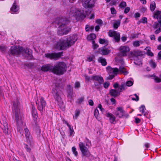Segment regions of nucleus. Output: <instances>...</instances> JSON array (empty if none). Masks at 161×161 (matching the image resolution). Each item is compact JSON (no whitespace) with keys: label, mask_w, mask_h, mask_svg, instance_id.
I'll list each match as a JSON object with an SVG mask.
<instances>
[{"label":"nucleus","mask_w":161,"mask_h":161,"mask_svg":"<svg viewBox=\"0 0 161 161\" xmlns=\"http://www.w3.org/2000/svg\"><path fill=\"white\" fill-rule=\"evenodd\" d=\"M113 73L114 75H116L117 74L119 71V69L117 68H113Z\"/></svg>","instance_id":"nucleus-48"},{"label":"nucleus","mask_w":161,"mask_h":161,"mask_svg":"<svg viewBox=\"0 0 161 161\" xmlns=\"http://www.w3.org/2000/svg\"><path fill=\"white\" fill-rule=\"evenodd\" d=\"M114 37V39L116 42H119L120 40V35L119 32H117Z\"/></svg>","instance_id":"nucleus-31"},{"label":"nucleus","mask_w":161,"mask_h":161,"mask_svg":"<svg viewBox=\"0 0 161 161\" xmlns=\"http://www.w3.org/2000/svg\"><path fill=\"white\" fill-rule=\"evenodd\" d=\"M80 113V112L79 110H76L75 116H73L74 119H76L77 117L79 116Z\"/></svg>","instance_id":"nucleus-41"},{"label":"nucleus","mask_w":161,"mask_h":161,"mask_svg":"<svg viewBox=\"0 0 161 161\" xmlns=\"http://www.w3.org/2000/svg\"><path fill=\"white\" fill-rule=\"evenodd\" d=\"M25 134L27 143H30L32 142V138L29 129L26 128L24 129Z\"/></svg>","instance_id":"nucleus-15"},{"label":"nucleus","mask_w":161,"mask_h":161,"mask_svg":"<svg viewBox=\"0 0 161 161\" xmlns=\"http://www.w3.org/2000/svg\"><path fill=\"white\" fill-rule=\"evenodd\" d=\"M145 108V106L144 105H142L141 107L139 108L140 112H141L142 113H144V109Z\"/></svg>","instance_id":"nucleus-47"},{"label":"nucleus","mask_w":161,"mask_h":161,"mask_svg":"<svg viewBox=\"0 0 161 161\" xmlns=\"http://www.w3.org/2000/svg\"><path fill=\"white\" fill-rule=\"evenodd\" d=\"M77 38L76 34L69 36L66 40L60 39L56 42L54 45V48L59 50H64L74 44Z\"/></svg>","instance_id":"nucleus-1"},{"label":"nucleus","mask_w":161,"mask_h":161,"mask_svg":"<svg viewBox=\"0 0 161 161\" xmlns=\"http://www.w3.org/2000/svg\"><path fill=\"white\" fill-rule=\"evenodd\" d=\"M97 60L98 62L101 63L102 65L103 66H106L107 64V62L106 59L103 57H99Z\"/></svg>","instance_id":"nucleus-26"},{"label":"nucleus","mask_w":161,"mask_h":161,"mask_svg":"<svg viewBox=\"0 0 161 161\" xmlns=\"http://www.w3.org/2000/svg\"><path fill=\"white\" fill-rule=\"evenodd\" d=\"M130 50L129 47L127 46H121L119 48V51L122 56H125L127 55V53Z\"/></svg>","instance_id":"nucleus-17"},{"label":"nucleus","mask_w":161,"mask_h":161,"mask_svg":"<svg viewBox=\"0 0 161 161\" xmlns=\"http://www.w3.org/2000/svg\"><path fill=\"white\" fill-rule=\"evenodd\" d=\"M31 113L33 117L35 119H36L38 117L37 110L34 106L33 105H32Z\"/></svg>","instance_id":"nucleus-25"},{"label":"nucleus","mask_w":161,"mask_h":161,"mask_svg":"<svg viewBox=\"0 0 161 161\" xmlns=\"http://www.w3.org/2000/svg\"><path fill=\"white\" fill-rule=\"evenodd\" d=\"M149 64L152 68L153 69L155 68L157 66L156 64L153 62V60H150L149 61Z\"/></svg>","instance_id":"nucleus-36"},{"label":"nucleus","mask_w":161,"mask_h":161,"mask_svg":"<svg viewBox=\"0 0 161 161\" xmlns=\"http://www.w3.org/2000/svg\"><path fill=\"white\" fill-rule=\"evenodd\" d=\"M85 79L86 80H87V81H89L90 80H92V76H88L87 75H86L85 76Z\"/></svg>","instance_id":"nucleus-54"},{"label":"nucleus","mask_w":161,"mask_h":161,"mask_svg":"<svg viewBox=\"0 0 161 161\" xmlns=\"http://www.w3.org/2000/svg\"><path fill=\"white\" fill-rule=\"evenodd\" d=\"M69 133H70L69 136H73L74 134V131L73 129L72 128V129L69 130Z\"/></svg>","instance_id":"nucleus-59"},{"label":"nucleus","mask_w":161,"mask_h":161,"mask_svg":"<svg viewBox=\"0 0 161 161\" xmlns=\"http://www.w3.org/2000/svg\"><path fill=\"white\" fill-rule=\"evenodd\" d=\"M22 47H17L16 46H13L10 49V53L12 55H18L21 53L22 50Z\"/></svg>","instance_id":"nucleus-12"},{"label":"nucleus","mask_w":161,"mask_h":161,"mask_svg":"<svg viewBox=\"0 0 161 161\" xmlns=\"http://www.w3.org/2000/svg\"><path fill=\"white\" fill-rule=\"evenodd\" d=\"M106 116L108 117H109L110 122L111 123H113L115 120V118L114 117L113 114L109 113L106 114Z\"/></svg>","instance_id":"nucleus-27"},{"label":"nucleus","mask_w":161,"mask_h":161,"mask_svg":"<svg viewBox=\"0 0 161 161\" xmlns=\"http://www.w3.org/2000/svg\"><path fill=\"white\" fill-rule=\"evenodd\" d=\"M32 53V51L30 49L26 48L24 49L23 48L21 52V53L23 54H25L29 56H31Z\"/></svg>","instance_id":"nucleus-24"},{"label":"nucleus","mask_w":161,"mask_h":161,"mask_svg":"<svg viewBox=\"0 0 161 161\" xmlns=\"http://www.w3.org/2000/svg\"><path fill=\"white\" fill-rule=\"evenodd\" d=\"M92 42L93 47V48L94 49H95L97 48L98 47V45L96 44L95 41L94 40H93Z\"/></svg>","instance_id":"nucleus-45"},{"label":"nucleus","mask_w":161,"mask_h":161,"mask_svg":"<svg viewBox=\"0 0 161 161\" xmlns=\"http://www.w3.org/2000/svg\"><path fill=\"white\" fill-rule=\"evenodd\" d=\"M96 38V35L92 33L89 35L87 38V39L88 41L94 40V39Z\"/></svg>","instance_id":"nucleus-30"},{"label":"nucleus","mask_w":161,"mask_h":161,"mask_svg":"<svg viewBox=\"0 0 161 161\" xmlns=\"http://www.w3.org/2000/svg\"><path fill=\"white\" fill-rule=\"evenodd\" d=\"M130 55L131 57L137 58L139 56L142 57L144 55L142 51L140 50H134L130 52Z\"/></svg>","instance_id":"nucleus-16"},{"label":"nucleus","mask_w":161,"mask_h":161,"mask_svg":"<svg viewBox=\"0 0 161 161\" xmlns=\"http://www.w3.org/2000/svg\"><path fill=\"white\" fill-rule=\"evenodd\" d=\"M67 96L68 97H71L73 95V89L71 88L70 85L67 86Z\"/></svg>","instance_id":"nucleus-28"},{"label":"nucleus","mask_w":161,"mask_h":161,"mask_svg":"<svg viewBox=\"0 0 161 161\" xmlns=\"http://www.w3.org/2000/svg\"><path fill=\"white\" fill-rule=\"evenodd\" d=\"M125 90L126 86L125 84L123 83L121 84L117 90L112 89L110 90L109 94L112 97H116L120 95V92L123 90Z\"/></svg>","instance_id":"nucleus-7"},{"label":"nucleus","mask_w":161,"mask_h":161,"mask_svg":"<svg viewBox=\"0 0 161 161\" xmlns=\"http://www.w3.org/2000/svg\"><path fill=\"white\" fill-rule=\"evenodd\" d=\"M19 9V6L18 5L16 1H15L13 4V6L11 8L10 10L12 14H17V12Z\"/></svg>","instance_id":"nucleus-18"},{"label":"nucleus","mask_w":161,"mask_h":161,"mask_svg":"<svg viewBox=\"0 0 161 161\" xmlns=\"http://www.w3.org/2000/svg\"><path fill=\"white\" fill-rule=\"evenodd\" d=\"M114 75L113 74H109V76L108 79L109 80H112L114 77Z\"/></svg>","instance_id":"nucleus-58"},{"label":"nucleus","mask_w":161,"mask_h":161,"mask_svg":"<svg viewBox=\"0 0 161 161\" xmlns=\"http://www.w3.org/2000/svg\"><path fill=\"white\" fill-rule=\"evenodd\" d=\"M160 25L159 23L155 22L153 25V27L154 29H156Z\"/></svg>","instance_id":"nucleus-56"},{"label":"nucleus","mask_w":161,"mask_h":161,"mask_svg":"<svg viewBox=\"0 0 161 161\" xmlns=\"http://www.w3.org/2000/svg\"><path fill=\"white\" fill-rule=\"evenodd\" d=\"M84 98L83 97H81L78 99L77 103L78 104H80L84 100Z\"/></svg>","instance_id":"nucleus-57"},{"label":"nucleus","mask_w":161,"mask_h":161,"mask_svg":"<svg viewBox=\"0 0 161 161\" xmlns=\"http://www.w3.org/2000/svg\"><path fill=\"white\" fill-rule=\"evenodd\" d=\"M61 92L58 87L56 86L52 89V93L56 101L58 102V105L59 106L62 105L63 102L60 97V94Z\"/></svg>","instance_id":"nucleus-6"},{"label":"nucleus","mask_w":161,"mask_h":161,"mask_svg":"<svg viewBox=\"0 0 161 161\" xmlns=\"http://www.w3.org/2000/svg\"><path fill=\"white\" fill-rule=\"evenodd\" d=\"M79 147L81 152L82 156H85L87 157H88L90 156L91 155L90 152L83 142H80Z\"/></svg>","instance_id":"nucleus-9"},{"label":"nucleus","mask_w":161,"mask_h":161,"mask_svg":"<svg viewBox=\"0 0 161 161\" xmlns=\"http://www.w3.org/2000/svg\"><path fill=\"white\" fill-rule=\"evenodd\" d=\"M126 6V4L125 2L122 1L119 4V7L121 8H123Z\"/></svg>","instance_id":"nucleus-43"},{"label":"nucleus","mask_w":161,"mask_h":161,"mask_svg":"<svg viewBox=\"0 0 161 161\" xmlns=\"http://www.w3.org/2000/svg\"><path fill=\"white\" fill-rule=\"evenodd\" d=\"M2 124H3V126L2 127V129L3 132L6 134H8L10 133V131L8 130V123L6 122L5 119L3 120V123Z\"/></svg>","instance_id":"nucleus-20"},{"label":"nucleus","mask_w":161,"mask_h":161,"mask_svg":"<svg viewBox=\"0 0 161 161\" xmlns=\"http://www.w3.org/2000/svg\"><path fill=\"white\" fill-rule=\"evenodd\" d=\"M161 31V27H159L158 29H157L155 31V34H158Z\"/></svg>","instance_id":"nucleus-64"},{"label":"nucleus","mask_w":161,"mask_h":161,"mask_svg":"<svg viewBox=\"0 0 161 161\" xmlns=\"http://www.w3.org/2000/svg\"><path fill=\"white\" fill-rule=\"evenodd\" d=\"M19 106L20 103L18 100L16 99V100L14 101L12 110L14 114L15 120L18 127H19L23 123V121L20 115Z\"/></svg>","instance_id":"nucleus-3"},{"label":"nucleus","mask_w":161,"mask_h":161,"mask_svg":"<svg viewBox=\"0 0 161 161\" xmlns=\"http://www.w3.org/2000/svg\"><path fill=\"white\" fill-rule=\"evenodd\" d=\"M134 63L136 65H140V64H142V63L141 60L138 61H136L134 62Z\"/></svg>","instance_id":"nucleus-62"},{"label":"nucleus","mask_w":161,"mask_h":161,"mask_svg":"<svg viewBox=\"0 0 161 161\" xmlns=\"http://www.w3.org/2000/svg\"><path fill=\"white\" fill-rule=\"evenodd\" d=\"M133 84V82L131 80H129L126 82V85L125 84L126 86V89L127 88L126 87V86H131Z\"/></svg>","instance_id":"nucleus-39"},{"label":"nucleus","mask_w":161,"mask_h":161,"mask_svg":"<svg viewBox=\"0 0 161 161\" xmlns=\"http://www.w3.org/2000/svg\"><path fill=\"white\" fill-rule=\"evenodd\" d=\"M83 6L86 8H92L94 6L95 0H82Z\"/></svg>","instance_id":"nucleus-11"},{"label":"nucleus","mask_w":161,"mask_h":161,"mask_svg":"<svg viewBox=\"0 0 161 161\" xmlns=\"http://www.w3.org/2000/svg\"><path fill=\"white\" fill-rule=\"evenodd\" d=\"M66 66L63 62H59L53 66L52 72L58 75H63L66 71Z\"/></svg>","instance_id":"nucleus-4"},{"label":"nucleus","mask_w":161,"mask_h":161,"mask_svg":"<svg viewBox=\"0 0 161 161\" xmlns=\"http://www.w3.org/2000/svg\"><path fill=\"white\" fill-rule=\"evenodd\" d=\"M153 17L154 18H156L158 20V22L161 27V11L157 10L154 14Z\"/></svg>","instance_id":"nucleus-23"},{"label":"nucleus","mask_w":161,"mask_h":161,"mask_svg":"<svg viewBox=\"0 0 161 161\" xmlns=\"http://www.w3.org/2000/svg\"><path fill=\"white\" fill-rule=\"evenodd\" d=\"M7 47L5 46H0V51L2 53H4L5 52Z\"/></svg>","instance_id":"nucleus-40"},{"label":"nucleus","mask_w":161,"mask_h":161,"mask_svg":"<svg viewBox=\"0 0 161 161\" xmlns=\"http://www.w3.org/2000/svg\"><path fill=\"white\" fill-rule=\"evenodd\" d=\"M133 45L135 47H139L140 45L139 42V41L134 42L133 43Z\"/></svg>","instance_id":"nucleus-49"},{"label":"nucleus","mask_w":161,"mask_h":161,"mask_svg":"<svg viewBox=\"0 0 161 161\" xmlns=\"http://www.w3.org/2000/svg\"><path fill=\"white\" fill-rule=\"evenodd\" d=\"M118 69L119 71L120 72L122 73H125V75H127L128 73L127 71L125 70V69L123 66H120Z\"/></svg>","instance_id":"nucleus-35"},{"label":"nucleus","mask_w":161,"mask_h":161,"mask_svg":"<svg viewBox=\"0 0 161 161\" xmlns=\"http://www.w3.org/2000/svg\"><path fill=\"white\" fill-rule=\"evenodd\" d=\"M73 15L77 21L82 20L86 17V15L83 10H77L75 12Z\"/></svg>","instance_id":"nucleus-10"},{"label":"nucleus","mask_w":161,"mask_h":161,"mask_svg":"<svg viewBox=\"0 0 161 161\" xmlns=\"http://www.w3.org/2000/svg\"><path fill=\"white\" fill-rule=\"evenodd\" d=\"M117 32L116 31H110L108 33V35L109 36L112 37L114 36L115 34H116Z\"/></svg>","instance_id":"nucleus-44"},{"label":"nucleus","mask_w":161,"mask_h":161,"mask_svg":"<svg viewBox=\"0 0 161 161\" xmlns=\"http://www.w3.org/2000/svg\"><path fill=\"white\" fill-rule=\"evenodd\" d=\"M86 146H88L89 144H91V141L87 138H86Z\"/></svg>","instance_id":"nucleus-63"},{"label":"nucleus","mask_w":161,"mask_h":161,"mask_svg":"<svg viewBox=\"0 0 161 161\" xmlns=\"http://www.w3.org/2000/svg\"><path fill=\"white\" fill-rule=\"evenodd\" d=\"M109 85L110 83L108 82H105L103 84L104 87L106 89L108 88Z\"/></svg>","instance_id":"nucleus-50"},{"label":"nucleus","mask_w":161,"mask_h":161,"mask_svg":"<svg viewBox=\"0 0 161 161\" xmlns=\"http://www.w3.org/2000/svg\"><path fill=\"white\" fill-rule=\"evenodd\" d=\"M92 79L94 83V85L92 86V89L100 90L102 88V85L104 81L103 77L100 75H92Z\"/></svg>","instance_id":"nucleus-5"},{"label":"nucleus","mask_w":161,"mask_h":161,"mask_svg":"<svg viewBox=\"0 0 161 161\" xmlns=\"http://www.w3.org/2000/svg\"><path fill=\"white\" fill-rule=\"evenodd\" d=\"M63 52H61L58 53H47L45 54V57L47 58H49L51 60H56L63 56Z\"/></svg>","instance_id":"nucleus-8"},{"label":"nucleus","mask_w":161,"mask_h":161,"mask_svg":"<svg viewBox=\"0 0 161 161\" xmlns=\"http://www.w3.org/2000/svg\"><path fill=\"white\" fill-rule=\"evenodd\" d=\"M116 109L117 110L114 113L115 116L119 118L123 117L125 114V111L123 108L121 107H118Z\"/></svg>","instance_id":"nucleus-14"},{"label":"nucleus","mask_w":161,"mask_h":161,"mask_svg":"<svg viewBox=\"0 0 161 161\" xmlns=\"http://www.w3.org/2000/svg\"><path fill=\"white\" fill-rule=\"evenodd\" d=\"M72 150L75 156L77 157L78 156V153L76 151V148L75 147H73L72 148Z\"/></svg>","instance_id":"nucleus-42"},{"label":"nucleus","mask_w":161,"mask_h":161,"mask_svg":"<svg viewBox=\"0 0 161 161\" xmlns=\"http://www.w3.org/2000/svg\"><path fill=\"white\" fill-rule=\"evenodd\" d=\"M147 19L146 17H144L141 19V22L143 24L147 23Z\"/></svg>","instance_id":"nucleus-51"},{"label":"nucleus","mask_w":161,"mask_h":161,"mask_svg":"<svg viewBox=\"0 0 161 161\" xmlns=\"http://www.w3.org/2000/svg\"><path fill=\"white\" fill-rule=\"evenodd\" d=\"M100 51L101 52V54L103 55L108 54L111 52V50L110 47H108L104 46L100 49Z\"/></svg>","instance_id":"nucleus-19"},{"label":"nucleus","mask_w":161,"mask_h":161,"mask_svg":"<svg viewBox=\"0 0 161 161\" xmlns=\"http://www.w3.org/2000/svg\"><path fill=\"white\" fill-rule=\"evenodd\" d=\"M28 143L29 144V145L25 144H24V147L27 152L30 153L31 151V142Z\"/></svg>","instance_id":"nucleus-29"},{"label":"nucleus","mask_w":161,"mask_h":161,"mask_svg":"<svg viewBox=\"0 0 161 161\" xmlns=\"http://www.w3.org/2000/svg\"><path fill=\"white\" fill-rule=\"evenodd\" d=\"M99 42L101 44H104L107 45H108V42L107 40L104 39L100 38L99 39Z\"/></svg>","instance_id":"nucleus-33"},{"label":"nucleus","mask_w":161,"mask_h":161,"mask_svg":"<svg viewBox=\"0 0 161 161\" xmlns=\"http://www.w3.org/2000/svg\"><path fill=\"white\" fill-rule=\"evenodd\" d=\"M145 50L147 51V54L149 56L152 57L153 56V54L151 51L148 49V47H147L145 48Z\"/></svg>","instance_id":"nucleus-37"},{"label":"nucleus","mask_w":161,"mask_h":161,"mask_svg":"<svg viewBox=\"0 0 161 161\" xmlns=\"http://www.w3.org/2000/svg\"><path fill=\"white\" fill-rule=\"evenodd\" d=\"M134 95L136 97V98L132 97L131 98L132 100L135 101H139V97L138 96H137L136 94H135Z\"/></svg>","instance_id":"nucleus-53"},{"label":"nucleus","mask_w":161,"mask_h":161,"mask_svg":"<svg viewBox=\"0 0 161 161\" xmlns=\"http://www.w3.org/2000/svg\"><path fill=\"white\" fill-rule=\"evenodd\" d=\"M120 20L118 19L114 23L113 25L114 28L115 29H117L120 26Z\"/></svg>","instance_id":"nucleus-32"},{"label":"nucleus","mask_w":161,"mask_h":161,"mask_svg":"<svg viewBox=\"0 0 161 161\" xmlns=\"http://www.w3.org/2000/svg\"><path fill=\"white\" fill-rule=\"evenodd\" d=\"M53 66L50 64H49L43 65L41 68V70L45 72L50 71L52 72Z\"/></svg>","instance_id":"nucleus-21"},{"label":"nucleus","mask_w":161,"mask_h":161,"mask_svg":"<svg viewBox=\"0 0 161 161\" xmlns=\"http://www.w3.org/2000/svg\"><path fill=\"white\" fill-rule=\"evenodd\" d=\"M99 114V111L98 110L97 108H96L94 110V115L97 119V118Z\"/></svg>","instance_id":"nucleus-46"},{"label":"nucleus","mask_w":161,"mask_h":161,"mask_svg":"<svg viewBox=\"0 0 161 161\" xmlns=\"http://www.w3.org/2000/svg\"><path fill=\"white\" fill-rule=\"evenodd\" d=\"M110 10L111 11V13L113 14H115L116 13V11L114 7H112L110 8Z\"/></svg>","instance_id":"nucleus-52"},{"label":"nucleus","mask_w":161,"mask_h":161,"mask_svg":"<svg viewBox=\"0 0 161 161\" xmlns=\"http://www.w3.org/2000/svg\"><path fill=\"white\" fill-rule=\"evenodd\" d=\"M106 69L107 70L108 74H113V68L111 67L110 66H108L106 67Z\"/></svg>","instance_id":"nucleus-38"},{"label":"nucleus","mask_w":161,"mask_h":161,"mask_svg":"<svg viewBox=\"0 0 161 161\" xmlns=\"http://www.w3.org/2000/svg\"><path fill=\"white\" fill-rule=\"evenodd\" d=\"M32 126L33 130L35 131L37 134H39L41 132V130L36 121H34V123L32 125Z\"/></svg>","instance_id":"nucleus-22"},{"label":"nucleus","mask_w":161,"mask_h":161,"mask_svg":"<svg viewBox=\"0 0 161 161\" xmlns=\"http://www.w3.org/2000/svg\"><path fill=\"white\" fill-rule=\"evenodd\" d=\"M70 23L69 19L66 18L59 17L56 20V23L59 26V28L57 32L59 36H63L67 34L71 31V28L67 29V25Z\"/></svg>","instance_id":"nucleus-2"},{"label":"nucleus","mask_w":161,"mask_h":161,"mask_svg":"<svg viewBox=\"0 0 161 161\" xmlns=\"http://www.w3.org/2000/svg\"><path fill=\"white\" fill-rule=\"evenodd\" d=\"M130 10V8L129 7H126L125 9L124 13L127 14Z\"/></svg>","instance_id":"nucleus-60"},{"label":"nucleus","mask_w":161,"mask_h":161,"mask_svg":"<svg viewBox=\"0 0 161 161\" xmlns=\"http://www.w3.org/2000/svg\"><path fill=\"white\" fill-rule=\"evenodd\" d=\"M154 79L156 82L159 83L161 82V79L159 78L158 76H156Z\"/></svg>","instance_id":"nucleus-55"},{"label":"nucleus","mask_w":161,"mask_h":161,"mask_svg":"<svg viewBox=\"0 0 161 161\" xmlns=\"http://www.w3.org/2000/svg\"><path fill=\"white\" fill-rule=\"evenodd\" d=\"M96 22L97 24H99L100 25H102L103 23L102 20L101 19H100L97 20L96 21Z\"/></svg>","instance_id":"nucleus-61"},{"label":"nucleus","mask_w":161,"mask_h":161,"mask_svg":"<svg viewBox=\"0 0 161 161\" xmlns=\"http://www.w3.org/2000/svg\"><path fill=\"white\" fill-rule=\"evenodd\" d=\"M156 8V4L154 2H151L150 5V9L151 11H154Z\"/></svg>","instance_id":"nucleus-34"},{"label":"nucleus","mask_w":161,"mask_h":161,"mask_svg":"<svg viewBox=\"0 0 161 161\" xmlns=\"http://www.w3.org/2000/svg\"><path fill=\"white\" fill-rule=\"evenodd\" d=\"M36 103L37 105L38 109L41 112L43 111L46 105V102L43 97L41 98L40 103L36 102Z\"/></svg>","instance_id":"nucleus-13"}]
</instances>
